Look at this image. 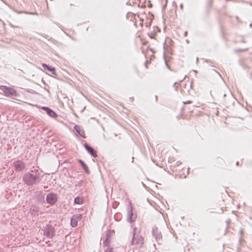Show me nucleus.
Wrapping results in <instances>:
<instances>
[{
  "label": "nucleus",
  "instance_id": "f257e3e1",
  "mask_svg": "<svg viewBox=\"0 0 252 252\" xmlns=\"http://www.w3.org/2000/svg\"><path fill=\"white\" fill-rule=\"evenodd\" d=\"M41 180L40 172L37 169L25 173L22 177V181L27 186L32 187L38 184Z\"/></svg>",
  "mask_w": 252,
  "mask_h": 252
},
{
  "label": "nucleus",
  "instance_id": "f03ea898",
  "mask_svg": "<svg viewBox=\"0 0 252 252\" xmlns=\"http://www.w3.org/2000/svg\"><path fill=\"white\" fill-rule=\"evenodd\" d=\"M136 228L135 227L133 231V237L131 240V245L136 249H140L143 245L144 239L142 236L136 234Z\"/></svg>",
  "mask_w": 252,
  "mask_h": 252
},
{
  "label": "nucleus",
  "instance_id": "7ed1b4c3",
  "mask_svg": "<svg viewBox=\"0 0 252 252\" xmlns=\"http://www.w3.org/2000/svg\"><path fill=\"white\" fill-rule=\"evenodd\" d=\"M12 165L14 167L16 172H22L26 171L27 170L26 163L22 160H14L12 162Z\"/></svg>",
  "mask_w": 252,
  "mask_h": 252
},
{
  "label": "nucleus",
  "instance_id": "20e7f679",
  "mask_svg": "<svg viewBox=\"0 0 252 252\" xmlns=\"http://www.w3.org/2000/svg\"><path fill=\"white\" fill-rule=\"evenodd\" d=\"M44 235L48 238H52L55 235V228L51 224H47L43 228Z\"/></svg>",
  "mask_w": 252,
  "mask_h": 252
},
{
  "label": "nucleus",
  "instance_id": "39448f33",
  "mask_svg": "<svg viewBox=\"0 0 252 252\" xmlns=\"http://www.w3.org/2000/svg\"><path fill=\"white\" fill-rule=\"evenodd\" d=\"M46 202L51 206L54 205L58 201V197L57 194L50 192L48 194L46 197Z\"/></svg>",
  "mask_w": 252,
  "mask_h": 252
},
{
  "label": "nucleus",
  "instance_id": "423d86ee",
  "mask_svg": "<svg viewBox=\"0 0 252 252\" xmlns=\"http://www.w3.org/2000/svg\"><path fill=\"white\" fill-rule=\"evenodd\" d=\"M3 92L6 97L14 98L17 96V93L15 90L7 87H3Z\"/></svg>",
  "mask_w": 252,
  "mask_h": 252
},
{
  "label": "nucleus",
  "instance_id": "0eeeda50",
  "mask_svg": "<svg viewBox=\"0 0 252 252\" xmlns=\"http://www.w3.org/2000/svg\"><path fill=\"white\" fill-rule=\"evenodd\" d=\"M152 235L155 238L156 241L160 244L162 241V235L160 231H159L158 228L155 226L152 229Z\"/></svg>",
  "mask_w": 252,
  "mask_h": 252
},
{
  "label": "nucleus",
  "instance_id": "6e6552de",
  "mask_svg": "<svg viewBox=\"0 0 252 252\" xmlns=\"http://www.w3.org/2000/svg\"><path fill=\"white\" fill-rule=\"evenodd\" d=\"M136 218V215L133 213L132 208L128 207L127 208V221L129 222H132L135 220Z\"/></svg>",
  "mask_w": 252,
  "mask_h": 252
},
{
  "label": "nucleus",
  "instance_id": "1a4fd4ad",
  "mask_svg": "<svg viewBox=\"0 0 252 252\" xmlns=\"http://www.w3.org/2000/svg\"><path fill=\"white\" fill-rule=\"evenodd\" d=\"M39 206L36 204H32L30 208V213L32 216H37L39 215Z\"/></svg>",
  "mask_w": 252,
  "mask_h": 252
},
{
  "label": "nucleus",
  "instance_id": "9d476101",
  "mask_svg": "<svg viewBox=\"0 0 252 252\" xmlns=\"http://www.w3.org/2000/svg\"><path fill=\"white\" fill-rule=\"evenodd\" d=\"M84 146L86 151L94 158L97 157L96 151L88 144L85 143Z\"/></svg>",
  "mask_w": 252,
  "mask_h": 252
},
{
  "label": "nucleus",
  "instance_id": "9b49d317",
  "mask_svg": "<svg viewBox=\"0 0 252 252\" xmlns=\"http://www.w3.org/2000/svg\"><path fill=\"white\" fill-rule=\"evenodd\" d=\"M42 109L45 111L47 114L53 118H56L58 116V115L55 112L48 107L43 106L42 107Z\"/></svg>",
  "mask_w": 252,
  "mask_h": 252
},
{
  "label": "nucleus",
  "instance_id": "f8f14e48",
  "mask_svg": "<svg viewBox=\"0 0 252 252\" xmlns=\"http://www.w3.org/2000/svg\"><path fill=\"white\" fill-rule=\"evenodd\" d=\"M42 67L45 69L47 70L52 73L53 74H56L55 68L51 66L48 65V64L43 63L42 64Z\"/></svg>",
  "mask_w": 252,
  "mask_h": 252
},
{
  "label": "nucleus",
  "instance_id": "ddd939ff",
  "mask_svg": "<svg viewBox=\"0 0 252 252\" xmlns=\"http://www.w3.org/2000/svg\"><path fill=\"white\" fill-rule=\"evenodd\" d=\"M111 233L110 232H107L106 234V238L105 240L103 241V244L104 246H109V245L110 243V237H111Z\"/></svg>",
  "mask_w": 252,
  "mask_h": 252
},
{
  "label": "nucleus",
  "instance_id": "4468645a",
  "mask_svg": "<svg viewBox=\"0 0 252 252\" xmlns=\"http://www.w3.org/2000/svg\"><path fill=\"white\" fill-rule=\"evenodd\" d=\"M74 129L79 135L83 138H85V136H84V131L83 130L81 129V128L79 126L75 125L74 126Z\"/></svg>",
  "mask_w": 252,
  "mask_h": 252
},
{
  "label": "nucleus",
  "instance_id": "2eb2a0df",
  "mask_svg": "<svg viewBox=\"0 0 252 252\" xmlns=\"http://www.w3.org/2000/svg\"><path fill=\"white\" fill-rule=\"evenodd\" d=\"M78 161L80 164V165H81L82 167L84 170L85 172L87 174H89L90 173V171H89V168L87 166V165L86 164V163L84 162V161H83L82 159H78Z\"/></svg>",
  "mask_w": 252,
  "mask_h": 252
},
{
  "label": "nucleus",
  "instance_id": "dca6fc26",
  "mask_svg": "<svg viewBox=\"0 0 252 252\" xmlns=\"http://www.w3.org/2000/svg\"><path fill=\"white\" fill-rule=\"evenodd\" d=\"M70 225L73 227H76L78 225V221H77L74 218L72 217L70 219Z\"/></svg>",
  "mask_w": 252,
  "mask_h": 252
},
{
  "label": "nucleus",
  "instance_id": "f3484780",
  "mask_svg": "<svg viewBox=\"0 0 252 252\" xmlns=\"http://www.w3.org/2000/svg\"><path fill=\"white\" fill-rule=\"evenodd\" d=\"M74 202L75 204H81L83 202L82 199L79 196H77L74 198Z\"/></svg>",
  "mask_w": 252,
  "mask_h": 252
},
{
  "label": "nucleus",
  "instance_id": "a211bd4d",
  "mask_svg": "<svg viewBox=\"0 0 252 252\" xmlns=\"http://www.w3.org/2000/svg\"><path fill=\"white\" fill-rule=\"evenodd\" d=\"M72 217L74 218L77 221L80 220L82 219V215L77 214L73 215Z\"/></svg>",
  "mask_w": 252,
  "mask_h": 252
},
{
  "label": "nucleus",
  "instance_id": "6ab92c4d",
  "mask_svg": "<svg viewBox=\"0 0 252 252\" xmlns=\"http://www.w3.org/2000/svg\"><path fill=\"white\" fill-rule=\"evenodd\" d=\"M248 50V48H246V49H235L234 50V51L236 53H238V52H245V51H247Z\"/></svg>",
  "mask_w": 252,
  "mask_h": 252
},
{
  "label": "nucleus",
  "instance_id": "aec40b11",
  "mask_svg": "<svg viewBox=\"0 0 252 252\" xmlns=\"http://www.w3.org/2000/svg\"><path fill=\"white\" fill-rule=\"evenodd\" d=\"M104 252H113V249L108 248L105 250Z\"/></svg>",
  "mask_w": 252,
  "mask_h": 252
},
{
  "label": "nucleus",
  "instance_id": "412c9836",
  "mask_svg": "<svg viewBox=\"0 0 252 252\" xmlns=\"http://www.w3.org/2000/svg\"><path fill=\"white\" fill-rule=\"evenodd\" d=\"M243 233V229L242 228H241L240 229V233L241 234V235H242V234Z\"/></svg>",
  "mask_w": 252,
  "mask_h": 252
},
{
  "label": "nucleus",
  "instance_id": "4be33fe9",
  "mask_svg": "<svg viewBox=\"0 0 252 252\" xmlns=\"http://www.w3.org/2000/svg\"><path fill=\"white\" fill-rule=\"evenodd\" d=\"M188 35V32L186 31L185 32H184V36H187Z\"/></svg>",
  "mask_w": 252,
  "mask_h": 252
},
{
  "label": "nucleus",
  "instance_id": "5701e85b",
  "mask_svg": "<svg viewBox=\"0 0 252 252\" xmlns=\"http://www.w3.org/2000/svg\"><path fill=\"white\" fill-rule=\"evenodd\" d=\"M180 7V8L181 9H183V4H181Z\"/></svg>",
  "mask_w": 252,
  "mask_h": 252
},
{
  "label": "nucleus",
  "instance_id": "b1692460",
  "mask_svg": "<svg viewBox=\"0 0 252 252\" xmlns=\"http://www.w3.org/2000/svg\"><path fill=\"white\" fill-rule=\"evenodd\" d=\"M191 102V101H188L186 103H190Z\"/></svg>",
  "mask_w": 252,
  "mask_h": 252
},
{
  "label": "nucleus",
  "instance_id": "393cba45",
  "mask_svg": "<svg viewBox=\"0 0 252 252\" xmlns=\"http://www.w3.org/2000/svg\"><path fill=\"white\" fill-rule=\"evenodd\" d=\"M177 84V83L176 82L174 83V87L176 86Z\"/></svg>",
  "mask_w": 252,
  "mask_h": 252
},
{
  "label": "nucleus",
  "instance_id": "a878e982",
  "mask_svg": "<svg viewBox=\"0 0 252 252\" xmlns=\"http://www.w3.org/2000/svg\"><path fill=\"white\" fill-rule=\"evenodd\" d=\"M241 42L244 43L245 41L244 39H242Z\"/></svg>",
  "mask_w": 252,
  "mask_h": 252
},
{
  "label": "nucleus",
  "instance_id": "bb28decb",
  "mask_svg": "<svg viewBox=\"0 0 252 252\" xmlns=\"http://www.w3.org/2000/svg\"><path fill=\"white\" fill-rule=\"evenodd\" d=\"M212 1V0H211L209 1V3H210V5L211 4Z\"/></svg>",
  "mask_w": 252,
  "mask_h": 252
},
{
  "label": "nucleus",
  "instance_id": "cd10ccee",
  "mask_svg": "<svg viewBox=\"0 0 252 252\" xmlns=\"http://www.w3.org/2000/svg\"><path fill=\"white\" fill-rule=\"evenodd\" d=\"M236 165H238L239 164V162L238 161L236 162Z\"/></svg>",
  "mask_w": 252,
  "mask_h": 252
},
{
  "label": "nucleus",
  "instance_id": "c85d7f7f",
  "mask_svg": "<svg viewBox=\"0 0 252 252\" xmlns=\"http://www.w3.org/2000/svg\"><path fill=\"white\" fill-rule=\"evenodd\" d=\"M229 221H230V220H227V223H229Z\"/></svg>",
  "mask_w": 252,
  "mask_h": 252
},
{
  "label": "nucleus",
  "instance_id": "c756f323",
  "mask_svg": "<svg viewBox=\"0 0 252 252\" xmlns=\"http://www.w3.org/2000/svg\"><path fill=\"white\" fill-rule=\"evenodd\" d=\"M250 27H252V23L250 25Z\"/></svg>",
  "mask_w": 252,
  "mask_h": 252
},
{
  "label": "nucleus",
  "instance_id": "7c9ffc66",
  "mask_svg": "<svg viewBox=\"0 0 252 252\" xmlns=\"http://www.w3.org/2000/svg\"><path fill=\"white\" fill-rule=\"evenodd\" d=\"M196 62H197L198 61V59L197 58H196Z\"/></svg>",
  "mask_w": 252,
  "mask_h": 252
},
{
  "label": "nucleus",
  "instance_id": "2f4dec72",
  "mask_svg": "<svg viewBox=\"0 0 252 252\" xmlns=\"http://www.w3.org/2000/svg\"><path fill=\"white\" fill-rule=\"evenodd\" d=\"M185 77L183 78V79L182 80H181L180 81H182L184 79H185Z\"/></svg>",
  "mask_w": 252,
  "mask_h": 252
},
{
  "label": "nucleus",
  "instance_id": "473e14b6",
  "mask_svg": "<svg viewBox=\"0 0 252 252\" xmlns=\"http://www.w3.org/2000/svg\"><path fill=\"white\" fill-rule=\"evenodd\" d=\"M133 159H134V158L133 157V158H132V162H133Z\"/></svg>",
  "mask_w": 252,
  "mask_h": 252
},
{
  "label": "nucleus",
  "instance_id": "72a5a7b5",
  "mask_svg": "<svg viewBox=\"0 0 252 252\" xmlns=\"http://www.w3.org/2000/svg\"><path fill=\"white\" fill-rule=\"evenodd\" d=\"M166 65L168 67V64H167V63H166Z\"/></svg>",
  "mask_w": 252,
  "mask_h": 252
}]
</instances>
